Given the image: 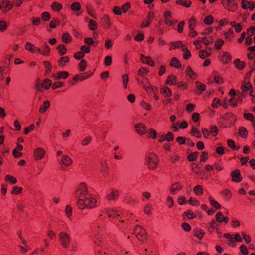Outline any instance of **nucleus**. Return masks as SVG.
Here are the masks:
<instances>
[{"label": "nucleus", "instance_id": "f257e3e1", "mask_svg": "<svg viewBox=\"0 0 255 255\" xmlns=\"http://www.w3.org/2000/svg\"><path fill=\"white\" fill-rule=\"evenodd\" d=\"M74 195L77 206L80 210L92 209L98 206V197L90 192L85 183L81 182L77 186Z\"/></svg>", "mask_w": 255, "mask_h": 255}, {"label": "nucleus", "instance_id": "f03ea898", "mask_svg": "<svg viewBox=\"0 0 255 255\" xmlns=\"http://www.w3.org/2000/svg\"><path fill=\"white\" fill-rule=\"evenodd\" d=\"M92 240L95 244V251L98 252L100 255H106L107 254V247L103 242L101 235L98 233H96Z\"/></svg>", "mask_w": 255, "mask_h": 255}, {"label": "nucleus", "instance_id": "7ed1b4c3", "mask_svg": "<svg viewBox=\"0 0 255 255\" xmlns=\"http://www.w3.org/2000/svg\"><path fill=\"white\" fill-rule=\"evenodd\" d=\"M104 212L109 218H119V220L122 222L124 221L122 218H126L127 216L125 212L116 208H107L104 210Z\"/></svg>", "mask_w": 255, "mask_h": 255}, {"label": "nucleus", "instance_id": "20e7f679", "mask_svg": "<svg viewBox=\"0 0 255 255\" xmlns=\"http://www.w3.org/2000/svg\"><path fill=\"white\" fill-rule=\"evenodd\" d=\"M147 159L148 167L150 169L154 170L157 167L159 160L158 156L155 153H149Z\"/></svg>", "mask_w": 255, "mask_h": 255}, {"label": "nucleus", "instance_id": "39448f33", "mask_svg": "<svg viewBox=\"0 0 255 255\" xmlns=\"http://www.w3.org/2000/svg\"><path fill=\"white\" fill-rule=\"evenodd\" d=\"M59 240L61 245L65 248L69 247L71 242L70 235L65 231H61L59 234Z\"/></svg>", "mask_w": 255, "mask_h": 255}, {"label": "nucleus", "instance_id": "423d86ee", "mask_svg": "<svg viewBox=\"0 0 255 255\" xmlns=\"http://www.w3.org/2000/svg\"><path fill=\"white\" fill-rule=\"evenodd\" d=\"M131 4L129 2L125 3L121 8L118 6H115L113 9V11L116 15H121L122 13H126L127 11L129 9Z\"/></svg>", "mask_w": 255, "mask_h": 255}, {"label": "nucleus", "instance_id": "0eeeda50", "mask_svg": "<svg viewBox=\"0 0 255 255\" xmlns=\"http://www.w3.org/2000/svg\"><path fill=\"white\" fill-rule=\"evenodd\" d=\"M0 2L2 4V11L4 14H6L10 11L14 5L13 2L10 0H1Z\"/></svg>", "mask_w": 255, "mask_h": 255}, {"label": "nucleus", "instance_id": "6e6552de", "mask_svg": "<svg viewBox=\"0 0 255 255\" xmlns=\"http://www.w3.org/2000/svg\"><path fill=\"white\" fill-rule=\"evenodd\" d=\"M45 151L42 148L37 147L34 151V157L36 160H40L43 158Z\"/></svg>", "mask_w": 255, "mask_h": 255}, {"label": "nucleus", "instance_id": "1a4fd4ad", "mask_svg": "<svg viewBox=\"0 0 255 255\" xmlns=\"http://www.w3.org/2000/svg\"><path fill=\"white\" fill-rule=\"evenodd\" d=\"M119 196V190L115 189H111L110 191L107 194L108 200H116Z\"/></svg>", "mask_w": 255, "mask_h": 255}, {"label": "nucleus", "instance_id": "9d476101", "mask_svg": "<svg viewBox=\"0 0 255 255\" xmlns=\"http://www.w3.org/2000/svg\"><path fill=\"white\" fill-rule=\"evenodd\" d=\"M242 7L244 9H249L252 11L255 7V3L252 1H247V0H242L241 1Z\"/></svg>", "mask_w": 255, "mask_h": 255}, {"label": "nucleus", "instance_id": "9b49d317", "mask_svg": "<svg viewBox=\"0 0 255 255\" xmlns=\"http://www.w3.org/2000/svg\"><path fill=\"white\" fill-rule=\"evenodd\" d=\"M140 60L143 64H146L150 66L153 67L155 65L154 61L150 56H146L141 54L140 55Z\"/></svg>", "mask_w": 255, "mask_h": 255}, {"label": "nucleus", "instance_id": "f8f14e48", "mask_svg": "<svg viewBox=\"0 0 255 255\" xmlns=\"http://www.w3.org/2000/svg\"><path fill=\"white\" fill-rule=\"evenodd\" d=\"M219 58L222 62L227 63L230 61L231 56L227 52H222L219 55Z\"/></svg>", "mask_w": 255, "mask_h": 255}, {"label": "nucleus", "instance_id": "ddd939ff", "mask_svg": "<svg viewBox=\"0 0 255 255\" xmlns=\"http://www.w3.org/2000/svg\"><path fill=\"white\" fill-rule=\"evenodd\" d=\"M232 181L238 183L242 180V177L238 169L235 170L231 173Z\"/></svg>", "mask_w": 255, "mask_h": 255}, {"label": "nucleus", "instance_id": "4468645a", "mask_svg": "<svg viewBox=\"0 0 255 255\" xmlns=\"http://www.w3.org/2000/svg\"><path fill=\"white\" fill-rule=\"evenodd\" d=\"M135 128L137 133L141 135L145 134L147 127L142 123H138L135 126Z\"/></svg>", "mask_w": 255, "mask_h": 255}, {"label": "nucleus", "instance_id": "2eb2a0df", "mask_svg": "<svg viewBox=\"0 0 255 255\" xmlns=\"http://www.w3.org/2000/svg\"><path fill=\"white\" fill-rule=\"evenodd\" d=\"M50 52V48L46 43L42 46L40 48H39V51L38 52L43 55L48 56L49 55Z\"/></svg>", "mask_w": 255, "mask_h": 255}, {"label": "nucleus", "instance_id": "dca6fc26", "mask_svg": "<svg viewBox=\"0 0 255 255\" xmlns=\"http://www.w3.org/2000/svg\"><path fill=\"white\" fill-rule=\"evenodd\" d=\"M100 168L101 171L103 172V174L104 175L108 174L109 171V166L107 161L105 159H102L100 162Z\"/></svg>", "mask_w": 255, "mask_h": 255}, {"label": "nucleus", "instance_id": "f3484780", "mask_svg": "<svg viewBox=\"0 0 255 255\" xmlns=\"http://www.w3.org/2000/svg\"><path fill=\"white\" fill-rule=\"evenodd\" d=\"M215 218L216 221L220 223H222L223 222L227 223L229 221L228 218L224 216L221 212H217L215 215Z\"/></svg>", "mask_w": 255, "mask_h": 255}, {"label": "nucleus", "instance_id": "a211bd4d", "mask_svg": "<svg viewBox=\"0 0 255 255\" xmlns=\"http://www.w3.org/2000/svg\"><path fill=\"white\" fill-rule=\"evenodd\" d=\"M25 49L31 52L32 53H35L36 52H38V51H39V48L36 47L34 44L27 42L25 44Z\"/></svg>", "mask_w": 255, "mask_h": 255}, {"label": "nucleus", "instance_id": "6ab92c4d", "mask_svg": "<svg viewBox=\"0 0 255 255\" xmlns=\"http://www.w3.org/2000/svg\"><path fill=\"white\" fill-rule=\"evenodd\" d=\"M182 185L180 183L176 182L173 184L170 188V193L172 194H175L182 189Z\"/></svg>", "mask_w": 255, "mask_h": 255}, {"label": "nucleus", "instance_id": "aec40b11", "mask_svg": "<svg viewBox=\"0 0 255 255\" xmlns=\"http://www.w3.org/2000/svg\"><path fill=\"white\" fill-rule=\"evenodd\" d=\"M61 162L65 166H70L73 162L72 159L67 155H63L61 157Z\"/></svg>", "mask_w": 255, "mask_h": 255}, {"label": "nucleus", "instance_id": "412c9836", "mask_svg": "<svg viewBox=\"0 0 255 255\" xmlns=\"http://www.w3.org/2000/svg\"><path fill=\"white\" fill-rule=\"evenodd\" d=\"M224 119L229 122V126H230L232 124H233L236 119L235 115L231 113L226 114L224 116Z\"/></svg>", "mask_w": 255, "mask_h": 255}, {"label": "nucleus", "instance_id": "4be33fe9", "mask_svg": "<svg viewBox=\"0 0 255 255\" xmlns=\"http://www.w3.org/2000/svg\"><path fill=\"white\" fill-rule=\"evenodd\" d=\"M69 73L66 71L59 72L57 75H53L55 79H65L69 76Z\"/></svg>", "mask_w": 255, "mask_h": 255}, {"label": "nucleus", "instance_id": "5701e85b", "mask_svg": "<svg viewBox=\"0 0 255 255\" xmlns=\"http://www.w3.org/2000/svg\"><path fill=\"white\" fill-rule=\"evenodd\" d=\"M105 216H103L102 213L99 215L97 218V226L99 229H103L104 226V218Z\"/></svg>", "mask_w": 255, "mask_h": 255}, {"label": "nucleus", "instance_id": "b1692460", "mask_svg": "<svg viewBox=\"0 0 255 255\" xmlns=\"http://www.w3.org/2000/svg\"><path fill=\"white\" fill-rule=\"evenodd\" d=\"M185 73L191 79L194 80L196 78V74L192 70L190 66H188L187 67Z\"/></svg>", "mask_w": 255, "mask_h": 255}, {"label": "nucleus", "instance_id": "393cba45", "mask_svg": "<svg viewBox=\"0 0 255 255\" xmlns=\"http://www.w3.org/2000/svg\"><path fill=\"white\" fill-rule=\"evenodd\" d=\"M22 149L23 146L19 144H17L16 148L13 151V156L16 158L20 157L22 155V153H20V151Z\"/></svg>", "mask_w": 255, "mask_h": 255}, {"label": "nucleus", "instance_id": "a878e982", "mask_svg": "<svg viewBox=\"0 0 255 255\" xmlns=\"http://www.w3.org/2000/svg\"><path fill=\"white\" fill-rule=\"evenodd\" d=\"M211 54V49L201 50L199 52V56L202 59H205Z\"/></svg>", "mask_w": 255, "mask_h": 255}, {"label": "nucleus", "instance_id": "bb28decb", "mask_svg": "<svg viewBox=\"0 0 255 255\" xmlns=\"http://www.w3.org/2000/svg\"><path fill=\"white\" fill-rule=\"evenodd\" d=\"M195 83L197 88V93L198 95H200L203 91L206 89V86L204 84L201 83L198 81H196Z\"/></svg>", "mask_w": 255, "mask_h": 255}, {"label": "nucleus", "instance_id": "cd10ccee", "mask_svg": "<svg viewBox=\"0 0 255 255\" xmlns=\"http://www.w3.org/2000/svg\"><path fill=\"white\" fill-rule=\"evenodd\" d=\"M50 107V102L48 100L45 101L43 104L39 108V112L43 113L47 111Z\"/></svg>", "mask_w": 255, "mask_h": 255}, {"label": "nucleus", "instance_id": "c85d7f7f", "mask_svg": "<svg viewBox=\"0 0 255 255\" xmlns=\"http://www.w3.org/2000/svg\"><path fill=\"white\" fill-rule=\"evenodd\" d=\"M221 194L227 200L230 199L232 196V193L231 191L228 189H223L222 191H221Z\"/></svg>", "mask_w": 255, "mask_h": 255}, {"label": "nucleus", "instance_id": "c756f323", "mask_svg": "<svg viewBox=\"0 0 255 255\" xmlns=\"http://www.w3.org/2000/svg\"><path fill=\"white\" fill-rule=\"evenodd\" d=\"M170 65L171 66L175 67L177 69L180 68L181 66L180 61L175 57H173L171 59Z\"/></svg>", "mask_w": 255, "mask_h": 255}, {"label": "nucleus", "instance_id": "7c9ffc66", "mask_svg": "<svg viewBox=\"0 0 255 255\" xmlns=\"http://www.w3.org/2000/svg\"><path fill=\"white\" fill-rule=\"evenodd\" d=\"M101 23L106 28H109L111 25L109 17H103L101 19Z\"/></svg>", "mask_w": 255, "mask_h": 255}, {"label": "nucleus", "instance_id": "2f4dec72", "mask_svg": "<svg viewBox=\"0 0 255 255\" xmlns=\"http://www.w3.org/2000/svg\"><path fill=\"white\" fill-rule=\"evenodd\" d=\"M161 93L166 97H170L172 96L171 90L168 87L165 86L161 88Z\"/></svg>", "mask_w": 255, "mask_h": 255}, {"label": "nucleus", "instance_id": "473e14b6", "mask_svg": "<svg viewBox=\"0 0 255 255\" xmlns=\"http://www.w3.org/2000/svg\"><path fill=\"white\" fill-rule=\"evenodd\" d=\"M209 202L210 205L216 209H219L221 208L220 204L216 201L212 197L209 196L208 198Z\"/></svg>", "mask_w": 255, "mask_h": 255}, {"label": "nucleus", "instance_id": "72a5a7b5", "mask_svg": "<svg viewBox=\"0 0 255 255\" xmlns=\"http://www.w3.org/2000/svg\"><path fill=\"white\" fill-rule=\"evenodd\" d=\"M194 234L198 239H202L205 232L202 229L196 228L194 230Z\"/></svg>", "mask_w": 255, "mask_h": 255}, {"label": "nucleus", "instance_id": "f704fd0d", "mask_svg": "<svg viewBox=\"0 0 255 255\" xmlns=\"http://www.w3.org/2000/svg\"><path fill=\"white\" fill-rule=\"evenodd\" d=\"M69 58L68 56H64L61 57L58 60V65L60 67H64L65 64L68 62Z\"/></svg>", "mask_w": 255, "mask_h": 255}, {"label": "nucleus", "instance_id": "c9c22d12", "mask_svg": "<svg viewBox=\"0 0 255 255\" xmlns=\"http://www.w3.org/2000/svg\"><path fill=\"white\" fill-rule=\"evenodd\" d=\"M213 76L215 82L218 84H221L223 83V78L219 75V74L217 72H213Z\"/></svg>", "mask_w": 255, "mask_h": 255}, {"label": "nucleus", "instance_id": "e433bc0d", "mask_svg": "<svg viewBox=\"0 0 255 255\" xmlns=\"http://www.w3.org/2000/svg\"><path fill=\"white\" fill-rule=\"evenodd\" d=\"M191 133L193 136H194L198 138H201V133L200 132L199 130L194 126L192 127Z\"/></svg>", "mask_w": 255, "mask_h": 255}, {"label": "nucleus", "instance_id": "4c0bfd02", "mask_svg": "<svg viewBox=\"0 0 255 255\" xmlns=\"http://www.w3.org/2000/svg\"><path fill=\"white\" fill-rule=\"evenodd\" d=\"M152 205L150 203L146 204L144 207V212L148 215H151L152 214Z\"/></svg>", "mask_w": 255, "mask_h": 255}, {"label": "nucleus", "instance_id": "58836bf2", "mask_svg": "<svg viewBox=\"0 0 255 255\" xmlns=\"http://www.w3.org/2000/svg\"><path fill=\"white\" fill-rule=\"evenodd\" d=\"M234 64L236 67L239 70L242 69L245 65V62L241 61L239 59H236L235 60Z\"/></svg>", "mask_w": 255, "mask_h": 255}, {"label": "nucleus", "instance_id": "ea45409f", "mask_svg": "<svg viewBox=\"0 0 255 255\" xmlns=\"http://www.w3.org/2000/svg\"><path fill=\"white\" fill-rule=\"evenodd\" d=\"M236 3L234 0H231L230 3L228 4L227 6L226 9H227L229 11H233L236 8Z\"/></svg>", "mask_w": 255, "mask_h": 255}, {"label": "nucleus", "instance_id": "a19ab883", "mask_svg": "<svg viewBox=\"0 0 255 255\" xmlns=\"http://www.w3.org/2000/svg\"><path fill=\"white\" fill-rule=\"evenodd\" d=\"M218 226H219V224L217 223V221L213 219L210 223L209 226V231L210 232H212L213 229H217Z\"/></svg>", "mask_w": 255, "mask_h": 255}, {"label": "nucleus", "instance_id": "79ce46f5", "mask_svg": "<svg viewBox=\"0 0 255 255\" xmlns=\"http://www.w3.org/2000/svg\"><path fill=\"white\" fill-rule=\"evenodd\" d=\"M64 212L67 218L70 219H71L72 209L70 205H67L65 206Z\"/></svg>", "mask_w": 255, "mask_h": 255}, {"label": "nucleus", "instance_id": "37998d69", "mask_svg": "<svg viewBox=\"0 0 255 255\" xmlns=\"http://www.w3.org/2000/svg\"><path fill=\"white\" fill-rule=\"evenodd\" d=\"M137 239L141 241H143L145 240L147 238L146 234L145 233V230L143 229V232L142 233V232L141 231L139 232V233L135 235Z\"/></svg>", "mask_w": 255, "mask_h": 255}, {"label": "nucleus", "instance_id": "c03bdc74", "mask_svg": "<svg viewBox=\"0 0 255 255\" xmlns=\"http://www.w3.org/2000/svg\"><path fill=\"white\" fill-rule=\"evenodd\" d=\"M137 239L141 241H143L145 240L147 238L146 234L145 233V230L143 229V232L142 233V232L141 231L139 232V233L135 235Z\"/></svg>", "mask_w": 255, "mask_h": 255}, {"label": "nucleus", "instance_id": "a18cd8bd", "mask_svg": "<svg viewBox=\"0 0 255 255\" xmlns=\"http://www.w3.org/2000/svg\"><path fill=\"white\" fill-rule=\"evenodd\" d=\"M147 133H148L149 137L153 139H155L157 138V132L153 128H150L147 131Z\"/></svg>", "mask_w": 255, "mask_h": 255}, {"label": "nucleus", "instance_id": "49530a36", "mask_svg": "<svg viewBox=\"0 0 255 255\" xmlns=\"http://www.w3.org/2000/svg\"><path fill=\"white\" fill-rule=\"evenodd\" d=\"M176 77L174 75H170L166 81V84L170 85H174L176 83Z\"/></svg>", "mask_w": 255, "mask_h": 255}, {"label": "nucleus", "instance_id": "de8ad7c7", "mask_svg": "<svg viewBox=\"0 0 255 255\" xmlns=\"http://www.w3.org/2000/svg\"><path fill=\"white\" fill-rule=\"evenodd\" d=\"M193 191L196 195H200L203 193V188L201 185H198L194 188Z\"/></svg>", "mask_w": 255, "mask_h": 255}, {"label": "nucleus", "instance_id": "09e8293b", "mask_svg": "<svg viewBox=\"0 0 255 255\" xmlns=\"http://www.w3.org/2000/svg\"><path fill=\"white\" fill-rule=\"evenodd\" d=\"M200 39L201 40V41L206 45H210L213 42V39L211 37H204L203 38H200Z\"/></svg>", "mask_w": 255, "mask_h": 255}, {"label": "nucleus", "instance_id": "8fccbe9b", "mask_svg": "<svg viewBox=\"0 0 255 255\" xmlns=\"http://www.w3.org/2000/svg\"><path fill=\"white\" fill-rule=\"evenodd\" d=\"M209 130L213 136H216L217 135L218 129L216 126L212 125L209 128Z\"/></svg>", "mask_w": 255, "mask_h": 255}, {"label": "nucleus", "instance_id": "3c124183", "mask_svg": "<svg viewBox=\"0 0 255 255\" xmlns=\"http://www.w3.org/2000/svg\"><path fill=\"white\" fill-rule=\"evenodd\" d=\"M122 83L125 89L127 88L129 81V78L127 74H124L122 76Z\"/></svg>", "mask_w": 255, "mask_h": 255}, {"label": "nucleus", "instance_id": "603ef678", "mask_svg": "<svg viewBox=\"0 0 255 255\" xmlns=\"http://www.w3.org/2000/svg\"><path fill=\"white\" fill-rule=\"evenodd\" d=\"M72 39L71 36L67 33H64L63 35L62 36V41L66 43H69Z\"/></svg>", "mask_w": 255, "mask_h": 255}, {"label": "nucleus", "instance_id": "864d4df0", "mask_svg": "<svg viewBox=\"0 0 255 255\" xmlns=\"http://www.w3.org/2000/svg\"><path fill=\"white\" fill-rule=\"evenodd\" d=\"M60 55H63L67 52V48L63 45H59L57 47Z\"/></svg>", "mask_w": 255, "mask_h": 255}, {"label": "nucleus", "instance_id": "5fc2aeb1", "mask_svg": "<svg viewBox=\"0 0 255 255\" xmlns=\"http://www.w3.org/2000/svg\"><path fill=\"white\" fill-rule=\"evenodd\" d=\"M240 135L243 138H246L248 135V131L245 127H241L239 130Z\"/></svg>", "mask_w": 255, "mask_h": 255}, {"label": "nucleus", "instance_id": "6e6d98bb", "mask_svg": "<svg viewBox=\"0 0 255 255\" xmlns=\"http://www.w3.org/2000/svg\"><path fill=\"white\" fill-rule=\"evenodd\" d=\"M5 180L7 182H9L12 184H15L17 183V179L13 176L9 175H7L5 177Z\"/></svg>", "mask_w": 255, "mask_h": 255}, {"label": "nucleus", "instance_id": "4d7b16f0", "mask_svg": "<svg viewBox=\"0 0 255 255\" xmlns=\"http://www.w3.org/2000/svg\"><path fill=\"white\" fill-rule=\"evenodd\" d=\"M9 22L4 20H0V30L1 31H5L8 27Z\"/></svg>", "mask_w": 255, "mask_h": 255}, {"label": "nucleus", "instance_id": "13d9d810", "mask_svg": "<svg viewBox=\"0 0 255 255\" xmlns=\"http://www.w3.org/2000/svg\"><path fill=\"white\" fill-rule=\"evenodd\" d=\"M22 190L23 188L22 187L14 186L11 191V194L16 195L22 193Z\"/></svg>", "mask_w": 255, "mask_h": 255}, {"label": "nucleus", "instance_id": "bf43d9fd", "mask_svg": "<svg viewBox=\"0 0 255 255\" xmlns=\"http://www.w3.org/2000/svg\"><path fill=\"white\" fill-rule=\"evenodd\" d=\"M183 46L182 43L181 41H177L175 42L171 43V47L169 49L172 50L173 49L179 48Z\"/></svg>", "mask_w": 255, "mask_h": 255}, {"label": "nucleus", "instance_id": "052dcab7", "mask_svg": "<svg viewBox=\"0 0 255 255\" xmlns=\"http://www.w3.org/2000/svg\"><path fill=\"white\" fill-rule=\"evenodd\" d=\"M149 72V70L145 67L140 68L138 71V75L141 77H144Z\"/></svg>", "mask_w": 255, "mask_h": 255}, {"label": "nucleus", "instance_id": "680f3d73", "mask_svg": "<svg viewBox=\"0 0 255 255\" xmlns=\"http://www.w3.org/2000/svg\"><path fill=\"white\" fill-rule=\"evenodd\" d=\"M140 106L143 108L145 110H148V111H150L152 109V106L151 105L149 104L148 103H147L146 102H145V101L144 100H142L141 102V103H140Z\"/></svg>", "mask_w": 255, "mask_h": 255}, {"label": "nucleus", "instance_id": "e2e57ef3", "mask_svg": "<svg viewBox=\"0 0 255 255\" xmlns=\"http://www.w3.org/2000/svg\"><path fill=\"white\" fill-rule=\"evenodd\" d=\"M198 155H199V152H194L188 155V159L190 161H194L196 160Z\"/></svg>", "mask_w": 255, "mask_h": 255}, {"label": "nucleus", "instance_id": "0e129e2a", "mask_svg": "<svg viewBox=\"0 0 255 255\" xmlns=\"http://www.w3.org/2000/svg\"><path fill=\"white\" fill-rule=\"evenodd\" d=\"M176 3L179 5H183L185 7H188L191 5V2L189 1H185L184 0H178L176 1Z\"/></svg>", "mask_w": 255, "mask_h": 255}, {"label": "nucleus", "instance_id": "69168bd1", "mask_svg": "<svg viewBox=\"0 0 255 255\" xmlns=\"http://www.w3.org/2000/svg\"><path fill=\"white\" fill-rule=\"evenodd\" d=\"M88 26L91 30H95L97 27V25L96 22L93 20H90L88 23Z\"/></svg>", "mask_w": 255, "mask_h": 255}, {"label": "nucleus", "instance_id": "338daca9", "mask_svg": "<svg viewBox=\"0 0 255 255\" xmlns=\"http://www.w3.org/2000/svg\"><path fill=\"white\" fill-rule=\"evenodd\" d=\"M183 216H186L188 219H191L196 217L195 214L191 210H187L183 213Z\"/></svg>", "mask_w": 255, "mask_h": 255}, {"label": "nucleus", "instance_id": "774afa93", "mask_svg": "<svg viewBox=\"0 0 255 255\" xmlns=\"http://www.w3.org/2000/svg\"><path fill=\"white\" fill-rule=\"evenodd\" d=\"M189 28L190 30H193L196 24V21L195 19L194 18V17H192L189 20Z\"/></svg>", "mask_w": 255, "mask_h": 255}]
</instances>
